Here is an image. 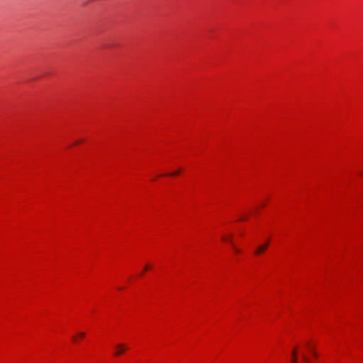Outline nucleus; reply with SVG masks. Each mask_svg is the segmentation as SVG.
I'll use <instances>...</instances> for the list:
<instances>
[{
  "instance_id": "obj_7",
  "label": "nucleus",
  "mask_w": 363,
  "mask_h": 363,
  "mask_svg": "<svg viewBox=\"0 0 363 363\" xmlns=\"http://www.w3.org/2000/svg\"><path fill=\"white\" fill-rule=\"evenodd\" d=\"M306 347L310 350V351L311 352V353H313V351H315L314 348L312 347L309 343H306Z\"/></svg>"
},
{
  "instance_id": "obj_10",
  "label": "nucleus",
  "mask_w": 363,
  "mask_h": 363,
  "mask_svg": "<svg viewBox=\"0 0 363 363\" xmlns=\"http://www.w3.org/2000/svg\"><path fill=\"white\" fill-rule=\"evenodd\" d=\"M82 143V141H81V140H78V141H77V142H76V143H75V144H79V143Z\"/></svg>"
},
{
  "instance_id": "obj_5",
  "label": "nucleus",
  "mask_w": 363,
  "mask_h": 363,
  "mask_svg": "<svg viewBox=\"0 0 363 363\" xmlns=\"http://www.w3.org/2000/svg\"><path fill=\"white\" fill-rule=\"evenodd\" d=\"M302 359H303V360L304 361L305 363H310L311 362L309 358L304 353L302 354Z\"/></svg>"
},
{
  "instance_id": "obj_3",
  "label": "nucleus",
  "mask_w": 363,
  "mask_h": 363,
  "mask_svg": "<svg viewBox=\"0 0 363 363\" xmlns=\"http://www.w3.org/2000/svg\"><path fill=\"white\" fill-rule=\"evenodd\" d=\"M222 240H224V241H229L230 242H231V240H232V235H230L229 238H227V237H225V236H223V237H222ZM231 245H232V247H233V249H234V250H235V252L236 253L240 252V250H239V249L236 248V247L233 245V243H231Z\"/></svg>"
},
{
  "instance_id": "obj_6",
  "label": "nucleus",
  "mask_w": 363,
  "mask_h": 363,
  "mask_svg": "<svg viewBox=\"0 0 363 363\" xmlns=\"http://www.w3.org/2000/svg\"><path fill=\"white\" fill-rule=\"evenodd\" d=\"M180 173V169L173 172V173H171V174H167V176H177Z\"/></svg>"
},
{
  "instance_id": "obj_1",
  "label": "nucleus",
  "mask_w": 363,
  "mask_h": 363,
  "mask_svg": "<svg viewBox=\"0 0 363 363\" xmlns=\"http://www.w3.org/2000/svg\"><path fill=\"white\" fill-rule=\"evenodd\" d=\"M127 347L123 343H120L116 345V351L114 352V355L118 357L121 355L125 350Z\"/></svg>"
},
{
  "instance_id": "obj_9",
  "label": "nucleus",
  "mask_w": 363,
  "mask_h": 363,
  "mask_svg": "<svg viewBox=\"0 0 363 363\" xmlns=\"http://www.w3.org/2000/svg\"><path fill=\"white\" fill-rule=\"evenodd\" d=\"M313 355L315 357H318V354L315 352V351H313Z\"/></svg>"
},
{
  "instance_id": "obj_8",
  "label": "nucleus",
  "mask_w": 363,
  "mask_h": 363,
  "mask_svg": "<svg viewBox=\"0 0 363 363\" xmlns=\"http://www.w3.org/2000/svg\"><path fill=\"white\" fill-rule=\"evenodd\" d=\"M78 336L80 337H84L85 336V333H80L78 334Z\"/></svg>"
},
{
  "instance_id": "obj_12",
  "label": "nucleus",
  "mask_w": 363,
  "mask_h": 363,
  "mask_svg": "<svg viewBox=\"0 0 363 363\" xmlns=\"http://www.w3.org/2000/svg\"><path fill=\"white\" fill-rule=\"evenodd\" d=\"M73 340L75 341L76 340V337H73Z\"/></svg>"
},
{
  "instance_id": "obj_4",
  "label": "nucleus",
  "mask_w": 363,
  "mask_h": 363,
  "mask_svg": "<svg viewBox=\"0 0 363 363\" xmlns=\"http://www.w3.org/2000/svg\"><path fill=\"white\" fill-rule=\"evenodd\" d=\"M292 356H293V358H292L291 362L297 363V362H296V348H294L292 351Z\"/></svg>"
},
{
  "instance_id": "obj_11",
  "label": "nucleus",
  "mask_w": 363,
  "mask_h": 363,
  "mask_svg": "<svg viewBox=\"0 0 363 363\" xmlns=\"http://www.w3.org/2000/svg\"><path fill=\"white\" fill-rule=\"evenodd\" d=\"M149 269V266L146 265L145 267V269Z\"/></svg>"
},
{
  "instance_id": "obj_2",
  "label": "nucleus",
  "mask_w": 363,
  "mask_h": 363,
  "mask_svg": "<svg viewBox=\"0 0 363 363\" xmlns=\"http://www.w3.org/2000/svg\"><path fill=\"white\" fill-rule=\"evenodd\" d=\"M269 244V240H267L264 244L258 246L255 251V254L256 255H258L262 253L263 252H264L267 249Z\"/></svg>"
}]
</instances>
